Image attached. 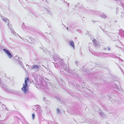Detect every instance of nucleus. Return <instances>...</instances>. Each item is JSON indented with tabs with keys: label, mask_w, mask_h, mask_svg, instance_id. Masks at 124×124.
Masks as SVG:
<instances>
[{
	"label": "nucleus",
	"mask_w": 124,
	"mask_h": 124,
	"mask_svg": "<svg viewBox=\"0 0 124 124\" xmlns=\"http://www.w3.org/2000/svg\"><path fill=\"white\" fill-rule=\"evenodd\" d=\"M29 78H27L25 79V84L23 85V87L22 88V90L25 94H26L28 93V86L27 84V81L29 80Z\"/></svg>",
	"instance_id": "obj_1"
},
{
	"label": "nucleus",
	"mask_w": 124,
	"mask_h": 124,
	"mask_svg": "<svg viewBox=\"0 0 124 124\" xmlns=\"http://www.w3.org/2000/svg\"><path fill=\"white\" fill-rule=\"evenodd\" d=\"M112 54L110 53H100L98 54L97 56L101 57H108L109 56H111Z\"/></svg>",
	"instance_id": "obj_2"
},
{
	"label": "nucleus",
	"mask_w": 124,
	"mask_h": 124,
	"mask_svg": "<svg viewBox=\"0 0 124 124\" xmlns=\"http://www.w3.org/2000/svg\"><path fill=\"white\" fill-rule=\"evenodd\" d=\"M3 50L9 58H11L12 57V55L9 51L5 49H4Z\"/></svg>",
	"instance_id": "obj_3"
},
{
	"label": "nucleus",
	"mask_w": 124,
	"mask_h": 124,
	"mask_svg": "<svg viewBox=\"0 0 124 124\" xmlns=\"http://www.w3.org/2000/svg\"><path fill=\"white\" fill-rule=\"evenodd\" d=\"M3 50L9 58H11L12 57V55L9 51L5 49H4Z\"/></svg>",
	"instance_id": "obj_4"
},
{
	"label": "nucleus",
	"mask_w": 124,
	"mask_h": 124,
	"mask_svg": "<svg viewBox=\"0 0 124 124\" xmlns=\"http://www.w3.org/2000/svg\"><path fill=\"white\" fill-rule=\"evenodd\" d=\"M32 68L31 69H34L35 70H36L37 71H38L39 70V68L40 67L39 65H38L36 64H34L33 66H31Z\"/></svg>",
	"instance_id": "obj_5"
},
{
	"label": "nucleus",
	"mask_w": 124,
	"mask_h": 124,
	"mask_svg": "<svg viewBox=\"0 0 124 124\" xmlns=\"http://www.w3.org/2000/svg\"><path fill=\"white\" fill-rule=\"evenodd\" d=\"M20 58L17 56H16L15 57L14 59L15 60L18 62L19 64H20L21 66L22 67L23 66V64L22 62L20 61L19 60Z\"/></svg>",
	"instance_id": "obj_6"
},
{
	"label": "nucleus",
	"mask_w": 124,
	"mask_h": 124,
	"mask_svg": "<svg viewBox=\"0 0 124 124\" xmlns=\"http://www.w3.org/2000/svg\"><path fill=\"white\" fill-rule=\"evenodd\" d=\"M59 63L60 66L63 68H64V65L63 61L62 59L60 60L58 62Z\"/></svg>",
	"instance_id": "obj_7"
},
{
	"label": "nucleus",
	"mask_w": 124,
	"mask_h": 124,
	"mask_svg": "<svg viewBox=\"0 0 124 124\" xmlns=\"http://www.w3.org/2000/svg\"><path fill=\"white\" fill-rule=\"evenodd\" d=\"M1 18L2 20L6 23H8V25L9 27V20L7 18L3 16H1Z\"/></svg>",
	"instance_id": "obj_8"
},
{
	"label": "nucleus",
	"mask_w": 124,
	"mask_h": 124,
	"mask_svg": "<svg viewBox=\"0 0 124 124\" xmlns=\"http://www.w3.org/2000/svg\"><path fill=\"white\" fill-rule=\"evenodd\" d=\"M69 46L73 48V49L75 48L74 43L73 41H70L69 43Z\"/></svg>",
	"instance_id": "obj_9"
},
{
	"label": "nucleus",
	"mask_w": 124,
	"mask_h": 124,
	"mask_svg": "<svg viewBox=\"0 0 124 124\" xmlns=\"http://www.w3.org/2000/svg\"><path fill=\"white\" fill-rule=\"evenodd\" d=\"M93 42L96 47L99 46V45L98 43H97L96 40L94 39V40H93Z\"/></svg>",
	"instance_id": "obj_10"
},
{
	"label": "nucleus",
	"mask_w": 124,
	"mask_h": 124,
	"mask_svg": "<svg viewBox=\"0 0 124 124\" xmlns=\"http://www.w3.org/2000/svg\"><path fill=\"white\" fill-rule=\"evenodd\" d=\"M100 16L102 18H106V16L105 15L103 14H100Z\"/></svg>",
	"instance_id": "obj_11"
},
{
	"label": "nucleus",
	"mask_w": 124,
	"mask_h": 124,
	"mask_svg": "<svg viewBox=\"0 0 124 124\" xmlns=\"http://www.w3.org/2000/svg\"><path fill=\"white\" fill-rule=\"evenodd\" d=\"M35 115L34 114H32V119H34L35 118Z\"/></svg>",
	"instance_id": "obj_12"
},
{
	"label": "nucleus",
	"mask_w": 124,
	"mask_h": 124,
	"mask_svg": "<svg viewBox=\"0 0 124 124\" xmlns=\"http://www.w3.org/2000/svg\"><path fill=\"white\" fill-rule=\"evenodd\" d=\"M57 113L58 114H59L60 113V110L58 108L57 109Z\"/></svg>",
	"instance_id": "obj_13"
},
{
	"label": "nucleus",
	"mask_w": 124,
	"mask_h": 124,
	"mask_svg": "<svg viewBox=\"0 0 124 124\" xmlns=\"http://www.w3.org/2000/svg\"><path fill=\"white\" fill-rule=\"evenodd\" d=\"M100 115L102 116H103L104 115V114L102 112H101L100 113Z\"/></svg>",
	"instance_id": "obj_14"
},
{
	"label": "nucleus",
	"mask_w": 124,
	"mask_h": 124,
	"mask_svg": "<svg viewBox=\"0 0 124 124\" xmlns=\"http://www.w3.org/2000/svg\"><path fill=\"white\" fill-rule=\"evenodd\" d=\"M11 31H12V32H13V34H14V30H13L12 29V30H11Z\"/></svg>",
	"instance_id": "obj_15"
},
{
	"label": "nucleus",
	"mask_w": 124,
	"mask_h": 124,
	"mask_svg": "<svg viewBox=\"0 0 124 124\" xmlns=\"http://www.w3.org/2000/svg\"><path fill=\"white\" fill-rule=\"evenodd\" d=\"M42 112V111L41 110H40V112H39H39L38 111V112L39 113H41Z\"/></svg>",
	"instance_id": "obj_16"
},
{
	"label": "nucleus",
	"mask_w": 124,
	"mask_h": 124,
	"mask_svg": "<svg viewBox=\"0 0 124 124\" xmlns=\"http://www.w3.org/2000/svg\"><path fill=\"white\" fill-rule=\"evenodd\" d=\"M37 111H38V110H40V108H38V107H37Z\"/></svg>",
	"instance_id": "obj_17"
},
{
	"label": "nucleus",
	"mask_w": 124,
	"mask_h": 124,
	"mask_svg": "<svg viewBox=\"0 0 124 124\" xmlns=\"http://www.w3.org/2000/svg\"><path fill=\"white\" fill-rule=\"evenodd\" d=\"M107 48L108 50H110V48L109 47H108Z\"/></svg>",
	"instance_id": "obj_18"
},
{
	"label": "nucleus",
	"mask_w": 124,
	"mask_h": 124,
	"mask_svg": "<svg viewBox=\"0 0 124 124\" xmlns=\"http://www.w3.org/2000/svg\"><path fill=\"white\" fill-rule=\"evenodd\" d=\"M64 70H65L66 71H68V70L67 69H66L64 68Z\"/></svg>",
	"instance_id": "obj_19"
},
{
	"label": "nucleus",
	"mask_w": 124,
	"mask_h": 124,
	"mask_svg": "<svg viewBox=\"0 0 124 124\" xmlns=\"http://www.w3.org/2000/svg\"><path fill=\"white\" fill-rule=\"evenodd\" d=\"M119 2H120V3H121V5H122V3H121L120 1V0H119Z\"/></svg>",
	"instance_id": "obj_20"
},
{
	"label": "nucleus",
	"mask_w": 124,
	"mask_h": 124,
	"mask_svg": "<svg viewBox=\"0 0 124 124\" xmlns=\"http://www.w3.org/2000/svg\"><path fill=\"white\" fill-rule=\"evenodd\" d=\"M66 29L67 30H68V27H66Z\"/></svg>",
	"instance_id": "obj_21"
},
{
	"label": "nucleus",
	"mask_w": 124,
	"mask_h": 124,
	"mask_svg": "<svg viewBox=\"0 0 124 124\" xmlns=\"http://www.w3.org/2000/svg\"><path fill=\"white\" fill-rule=\"evenodd\" d=\"M113 0L114 1H116V0H117V1L118 0Z\"/></svg>",
	"instance_id": "obj_22"
},
{
	"label": "nucleus",
	"mask_w": 124,
	"mask_h": 124,
	"mask_svg": "<svg viewBox=\"0 0 124 124\" xmlns=\"http://www.w3.org/2000/svg\"><path fill=\"white\" fill-rule=\"evenodd\" d=\"M25 29H27L28 27H25Z\"/></svg>",
	"instance_id": "obj_23"
},
{
	"label": "nucleus",
	"mask_w": 124,
	"mask_h": 124,
	"mask_svg": "<svg viewBox=\"0 0 124 124\" xmlns=\"http://www.w3.org/2000/svg\"><path fill=\"white\" fill-rule=\"evenodd\" d=\"M69 3H68V6H69Z\"/></svg>",
	"instance_id": "obj_24"
},
{
	"label": "nucleus",
	"mask_w": 124,
	"mask_h": 124,
	"mask_svg": "<svg viewBox=\"0 0 124 124\" xmlns=\"http://www.w3.org/2000/svg\"><path fill=\"white\" fill-rule=\"evenodd\" d=\"M60 70V71H61V69Z\"/></svg>",
	"instance_id": "obj_25"
},
{
	"label": "nucleus",
	"mask_w": 124,
	"mask_h": 124,
	"mask_svg": "<svg viewBox=\"0 0 124 124\" xmlns=\"http://www.w3.org/2000/svg\"><path fill=\"white\" fill-rule=\"evenodd\" d=\"M77 62H76V63H77Z\"/></svg>",
	"instance_id": "obj_26"
}]
</instances>
